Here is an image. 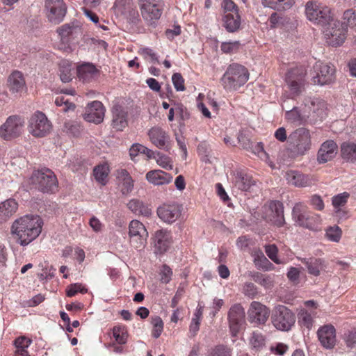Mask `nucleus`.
Returning a JSON list of instances; mask_svg holds the SVG:
<instances>
[{
    "instance_id": "obj_63",
    "label": "nucleus",
    "mask_w": 356,
    "mask_h": 356,
    "mask_svg": "<svg viewBox=\"0 0 356 356\" xmlns=\"http://www.w3.org/2000/svg\"><path fill=\"white\" fill-rule=\"evenodd\" d=\"M31 340L24 337H21L15 339V346L16 349L27 348L31 344Z\"/></svg>"
},
{
    "instance_id": "obj_30",
    "label": "nucleus",
    "mask_w": 356,
    "mask_h": 356,
    "mask_svg": "<svg viewBox=\"0 0 356 356\" xmlns=\"http://www.w3.org/2000/svg\"><path fill=\"white\" fill-rule=\"evenodd\" d=\"M146 179L154 185H163L171 182L172 176L161 170H154L146 174Z\"/></svg>"
},
{
    "instance_id": "obj_27",
    "label": "nucleus",
    "mask_w": 356,
    "mask_h": 356,
    "mask_svg": "<svg viewBox=\"0 0 356 356\" xmlns=\"http://www.w3.org/2000/svg\"><path fill=\"white\" fill-rule=\"evenodd\" d=\"M170 236L167 231L158 230L154 237L155 252L163 254L167 251L170 245Z\"/></svg>"
},
{
    "instance_id": "obj_58",
    "label": "nucleus",
    "mask_w": 356,
    "mask_h": 356,
    "mask_svg": "<svg viewBox=\"0 0 356 356\" xmlns=\"http://www.w3.org/2000/svg\"><path fill=\"white\" fill-rule=\"evenodd\" d=\"M344 339L347 346L350 348L355 347L356 344V331L349 330L344 334Z\"/></svg>"
},
{
    "instance_id": "obj_11",
    "label": "nucleus",
    "mask_w": 356,
    "mask_h": 356,
    "mask_svg": "<svg viewBox=\"0 0 356 356\" xmlns=\"http://www.w3.org/2000/svg\"><path fill=\"white\" fill-rule=\"evenodd\" d=\"M327 26L324 34L327 44L332 47L341 45L346 39V28L343 27L339 21L334 19Z\"/></svg>"
},
{
    "instance_id": "obj_39",
    "label": "nucleus",
    "mask_w": 356,
    "mask_h": 356,
    "mask_svg": "<svg viewBox=\"0 0 356 356\" xmlns=\"http://www.w3.org/2000/svg\"><path fill=\"white\" fill-rule=\"evenodd\" d=\"M108 172V167L106 165H97L93 170L95 179L102 185H105L106 183Z\"/></svg>"
},
{
    "instance_id": "obj_15",
    "label": "nucleus",
    "mask_w": 356,
    "mask_h": 356,
    "mask_svg": "<svg viewBox=\"0 0 356 356\" xmlns=\"http://www.w3.org/2000/svg\"><path fill=\"white\" fill-rule=\"evenodd\" d=\"M232 175L234 186L241 191H250L256 186V179L244 169L237 168Z\"/></svg>"
},
{
    "instance_id": "obj_6",
    "label": "nucleus",
    "mask_w": 356,
    "mask_h": 356,
    "mask_svg": "<svg viewBox=\"0 0 356 356\" xmlns=\"http://www.w3.org/2000/svg\"><path fill=\"white\" fill-rule=\"evenodd\" d=\"M307 70L303 66L291 68L285 75V82L291 95L294 97L300 95L305 90Z\"/></svg>"
},
{
    "instance_id": "obj_54",
    "label": "nucleus",
    "mask_w": 356,
    "mask_h": 356,
    "mask_svg": "<svg viewBox=\"0 0 356 356\" xmlns=\"http://www.w3.org/2000/svg\"><path fill=\"white\" fill-rule=\"evenodd\" d=\"M209 356H231V351L226 346L218 345L211 350Z\"/></svg>"
},
{
    "instance_id": "obj_26",
    "label": "nucleus",
    "mask_w": 356,
    "mask_h": 356,
    "mask_svg": "<svg viewBox=\"0 0 356 356\" xmlns=\"http://www.w3.org/2000/svg\"><path fill=\"white\" fill-rule=\"evenodd\" d=\"M112 126L118 131H122L127 125V113L120 104H115L112 108Z\"/></svg>"
},
{
    "instance_id": "obj_1",
    "label": "nucleus",
    "mask_w": 356,
    "mask_h": 356,
    "mask_svg": "<svg viewBox=\"0 0 356 356\" xmlns=\"http://www.w3.org/2000/svg\"><path fill=\"white\" fill-rule=\"evenodd\" d=\"M42 219L38 215H25L16 219L11 226V234L21 245H26L41 233Z\"/></svg>"
},
{
    "instance_id": "obj_37",
    "label": "nucleus",
    "mask_w": 356,
    "mask_h": 356,
    "mask_svg": "<svg viewBox=\"0 0 356 356\" xmlns=\"http://www.w3.org/2000/svg\"><path fill=\"white\" fill-rule=\"evenodd\" d=\"M265 6H268L275 10H286L289 9L294 3L293 0H262Z\"/></svg>"
},
{
    "instance_id": "obj_49",
    "label": "nucleus",
    "mask_w": 356,
    "mask_h": 356,
    "mask_svg": "<svg viewBox=\"0 0 356 356\" xmlns=\"http://www.w3.org/2000/svg\"><path fill=\"white\" fill-rule=\"evenodd\" d=\"M138 54L145 60L149 59L152 63H159L158 57L154 51L148 47L141 48L138 51Z\"/></svg>"
},
{
    "instance_id": "obj_3",
    "label": "nucleus",
    "mask_w": 356,
    "mask_h": 356,
    "mask_svg": "<svg viewBox=\"0 0 356 356\" xmlns=\"http://www.w3.org/2000/svg\"><path fill=\"white\" fill-rule=\"evenodd\" d=\"M249 79V72L243 65L233 63L228 66L220 81L226 90H236Z\"/></svg>"
},
{
    "instance_id": "obj_61",
    "label": "nucleus",
    "mask_w": 356,
    "mask_h": 356,
    "mask_svg": "<svg viewBox=\"0 0 356 356\" xmlns=\"http://www.w3.org/2000/svg\"><path fill=\"white\" fill-rule=\"evenodd\" d=\"M244 294L253 298L257 294V289L253 283H246L244 286Z\"/></svg>"
},
{
    "instance_id": "obj_25",
    "label": "nucleus",
    "mask_w": 356,
    "mask_h": 356,
    "mask_svg": "<svg viewBox=\"0 0 356 356\" xmlns=\"http://www.w3.org/2000/svg\"><path fill=\"white\" fill-rule=\"evenodd\" d=\"M318 337L321 344L326 348H332L336 342L335 329L332 325H325L318 331Z\"/></svg>"
},
{
    "instance_id": "obj_5",
    "label": "nucleus",
    "mask_w": 356,
    "mask_h": 356,
    "mask_svg": "<svg viewBox=\"0 0 356 356\" xmlns=\"http://www.w3.org/2000/svg\"><path fill=\"white\" fill-rule=\"evenodd\" d=\"M30 179L31 184L42 193H54L58 187L54 173L48 168L34 171Z\"/></svg>"
},
{
    "instance_id": "obj_45",
    "label": "nucleus",
    "mask_w": 356,
    "mask_h": 356,
    "mask_svg": "<svg viewBox=\"0 0 356 356\" xmlns=\"http://www.w3.org/2000/svg\"><path fill=\"white\" fill-rule=\"evenodd\" d=\"M252 278L255 282L259 284L265 288H270L272 286V282L270 277L259 272L252 273Z\"/></svg>"
},
{
    "instance_id": "obj_41",
    "label": "nucleus",
    "mask_w": 356,
    "mask_h": 356,
    "mask_svg": "<svg viewBox=\"0 0 356 356\" xmlns=\"http://www.w3.org/2000/svg\"><path fill=\"white\" fill-rule=\"evenodd\" d=\"M67 12V8H60V12L58 9H55L53 10H47V17L48 19L55 24H59L61 22L64 17L65 16Z\"/></svg>"
},
{
    "instance_id": "obj_34",
    "label": "nucleus",
    "mask_w": 356,
    "mask_h": 356,
    "mask_svg": "<svg viewBox=\"0 0 356 356\" xmlns=\"http://www.w3.org/2000/svg\"><path fill=\"white\" fill-rule=\"evenodd\" d=\"M223 26L228 32H235L240 27V16L237 12L234 13H226L223 17Z\"/></svg>"
},
{
    "instance_id": "obj_23",
    "label": "nucleus",
    "mask_w": 356,
    "mask_h": 356,
    "mask_svg": "<svg viewBox=\"0 0 356 356\" xmlns=\"http://www.w3.org/2000/svg\"><path fill=\"white\" fill-rule=\"evenodd\" d=\"M299 260L306 266L308 273L315 277L320 275L321 271L325 270L327 267L325 261L321 258L312 257L300 258Z\"/></svg>"
},
{
    "instance_id": "obj_21",
    "label": "nucleus",
    "mask_w": 356,
    "mask_h": 356,
    "mask_svg": "<svg viewBox=\"0 0 356 356\" xmlns=\"http://www.w3.org/2000/svg\"><path fill=\"white\" fill-rule=\"evenodd\" d=\"M285 178L289 184L295 187H309L314 184L313 177L305 175L296 170H289L285 174Z\"/></svg>"
},
{
    "instance_id": "obj_43",
    "label": "nucleus",
    "mask_w": 356,
    "mask_h": 356,
    "mask_svg": "<svg viewBox=\"0 0 356 356\" xmlns=\"http://www.w3.org/2000/svg\"><path fill=\"white\" fill-rule=\"evenodd\" d=\"M113 335L119 344H125L127 340V332L124 327L115 326L113 328Z\"/></svg>"
},
{
    "instance_id": "obj_18",
    "label": "nucleus",
    "mask_w": 356,
    "mask_h": 356,
    "mask_svg": "<svg viewBox=\"0 0 356 356\" xmlns=\"http://www.w3.org/2000/svg\"><path fill=\"white\" fill-rule=\"evenodd\" d=\"M265 219L277 227L283 226L285 222L283 204L280 201L271 202L266 210Z\"/></svg>"
},
{
    "instance_id": "obj_32",
    "label": "nucleus",
    "mask_w": 356,
    "mask_h": 356,
    "mask_svg": "<svg viewBox=\"0 0 356 356\" xmlns=\"http://www.w3.org/2000/svg\"><path fill=\"white\" fill-rule=\"evenodd\" d=\"M151 141L159 148H163L168 139L166 133L160 127H153L149 131Z\"/></svg>"
},
{
    "instance_id": "obj_33",
    "label": "nucleus",
    "mask_w": 356,
    "mask_h": 356,
    "mask_svg": "<svg viewBox=\"0 0 356 356\" xmlns=\"http://www.w3.org/2000/svg\"><path fill=\"white\" fill-rule=\"evenodd\" d=\"M97 74V70L94 65L90 63L83 64L77 68L78 77L83 82L90 81Z\"/></svg>"
},
{
    "instance_id": "obj_19",
    "label": "nucleus",
    "mask_w": 356,
    "mask_h": 356,
    "mask_svg": "<svg viewBox=\"0 0 356 356\" xmlns=\"http://www.w3.org/2000/svg\"><path fill=\"white\" fill-rule=\"evenodd\" d=\"M105 108L99 101H93L88 104L83 114V118L88 122L101 123L104 118Z\"/></svg>"
},
{
    "instance_id": "obj_13",
    "label": "nucleus",
    "mask_w": 356,
    "mask_h": 356,
    "mask_svg": "<svg viewBox=\"0 0 356 356\" xmlns=\"http://www.w3.org/2000/svg\"><path fill=\"white\" fill-rule=\"evenodd\" d=\"M23 124L24 122L17 115L8 117L0 127V136L6 140L18 137L22 131Z\"/></svg>"
},
{
    "instance_id": "obj_24",
    "label": "nucleus",
    "mask_w": 356,
    "mask_h": 356,
    "mask_svg": "<svg viewBox=\"0 0 356 356\" xmlns=\"http://www.w3.org/2000/svg\"><path fill=\"white\" fill-rule=\"evenodd\" d=\"M337 149V145L333 140L324 142L318 152V161L320 163H324L330 161L335 156Z\"/></svg>"
},
{
    "instance_id": "obj_62",
    "label": "nucleus",
    "mask_w": 356,
    "mask_h": 356,
    "mask_svg": "<svg viewBox=\"0 0 356 356\" xmlns=\"http://www.w3.org/2000/svg\"><path fill=\"white\" fill-rule=\"evenodd\" d=\"M156 159L157 163L161 165L163 168H168L169 166L171 168V165L170 164V160L169 158L163 154L159 152H156Z\"/></svg>"
},
{
    "instance_id": "obj_14",
    "label": "nucleus",
    "mask_w": 356,
    "mask_h": 356,
    "mask_svg": "<svg viewBox=\"0 0 356 356\" xmlns=\"http://www.w3.org/2000/svg\"><path fill=\"white\" fill-rule=\"evenodd\" d=\"M314 68L316 75L313 77L314 83L323 86L330 84L336 79L334 66L331 63H316Z\"/></svg>"
},
{
    "instance_id": "obj_42",
    "label": "nucleus",
    "mask_w": 356,
    "mask_h": 356,
    "mask_svg": "<svg viewBox=\"0 0 356 356\" xmlns=\"http://www.w3.org/2000/svg\"><path fill=\"white\" fill-rule=\"evenodd\" d=\"M151 324L153 326L152 334L153 337L157 339L163 330V322L159 316H155L151 317Z\"/></svg>"
},
{
    "instance_id": "obj_55",
    "label": "nucleus",
    "mask_w": 356,
    "mask_h": 356,
    "mask_svg": "<svg viewBox=\"0 0 356 356\" xmlns=\"http://www.w3.org/2000/svg\"><path fill=\"white\" fill-rule=\"evenodd\" d=\"M197 152L198 154L203 157V161L204 162H211L209 160L211 150L209 147L206 143H200L197 146Z\"/></svg>"
},
{
    "instance_id": "obj_10",
    "label": "nucleus",
    "mask_w": 356,
    "mask_h": 356,
    "mask_svg": "<svg viewBox=\"0 0 356 356\" xmlns=\"http://www.w3.org/2000/svg\"><path fill=\"white\" fill-rule=\"evenodd\" d=\"M52 125L44 113L37 111L29 121V131L35 137L42 138L49 134Z\"/></svg>"
},
{
    "instance_id": "obj_29",
    "label": "nucleus",
    "mask_w": 356,
    "mask_h": 356,
    "mask_svg": "<svg viewBox=\"0 0 356 356\" xmlns=\"http://www.w3.org/2000/svg\"><path fill=\"white\" fill-rule=\"evenodd\" d=\"M18 209V204L14 199H8L0 203V223L6 222Z\"/></svg>"
},
{
    "instance_id": "obj_12",
    "label": "nucleus",
    "mask_w": 356,
    "mask_h": 356,
    "mask_svg": "<svg viewBox=\"0 0 356 356\" xmlns=\"http://www.w3.org/2000/svg\"><path fill=\"white\" fill-rule=\"evenodd\" d=\"M129 235L134 248L138 250L145 248L148 233L143 223L137 220H131L129 226Z\"/></svg>"
},
{
    "instance_id": "obj_17",
    "label": "nucleus",
    "mask_w": 356,
    "mask_h": 356,
    "mask_svg": "<svg viewBox=\"0 0 356 356\" xmlns=\"http://www.w3.org/2000/svg\"><path fill=\"white\" fill-rule=\"evenodd\" d=\"M248 321L251 323L264 325L267 321L269 315V309L259 302L253 301L248 312Z\"/></svg>"
},
{
    "instance_id": "obj_59",
    "label": "nucleus",
    "mask_w": 356,
    "mask_h": 356,
    "mask_svg": "<svg viewBox=\"0 0 356 356\" xmlns=\"http://www.w3.org/2000/svg\"><path fill=\"white\" fill-rule=\"evenodd\" d=\"M222 6L224 9V15L226 13H234L235 12L238 13L237 6L232 0H224Z\"/></svg>"
},
{
    "instance_id": "obj_35",
    "label": "nucleus",
    "mask_w": 356,
    "mask_h": 356,
    "mask_svg": "<svg viewBox=\"0 0 356 356\" xmlns=\"http://www.w3.org/2000/svg\"><path fill=\"white\" fill-rule=\"evenodd\" d=\"M128 208L134 213L149 216L152 214V210L143 202L133 199L127 204Z\"/></svg>"
},
{
    "instance_id": "obj_31",
    "label": "nucleus",
    "mask_w": 356,
    "mask_h": 356,
    "mask_svg": "<svg viewBox=\"0 0 356 356\" xmlns=\"http://www.w3.org/2000/svg\"><path fill=\"white\" fill-rule=\"evenodd\" d=\"M282 108L286 110L285 113V118L292 123H297L302 124L304 123V118L301 115L298 107L293 106L291 108L287 105V101L285 99L282 104Z\"/></svg>"
},
{
    "instance_id": "obj_8",
    "label": "nucleus",
    "mask_w": 356,
    "mask_h": 356,
    "mask_svg": "<svg viewBox=\"0 0 356 356\" xmlns=\"http://www.w3.org/2000/svg\"><path fill=\"white\" fill-rule=\"evenodd\" d=\"M273 326L278 330L289 331L296 322V316L291 310L284 305L274 308L271 314Z\"/></svg>"
},
{
    "instance_id": "obj_7",
    "label": "nucleus",
    "mask_w": 356,
    "mask_h": 356,
    "mask_svg": "<svg viewBox=\"0 0 356 356\" xmlns=\"http://www.w3.org/2000/svg\"><path fill=\"white\" fill-rule=\"evenodd\" d=\"M141 16L145 24L156 27L160 19L163 6L160 0H138Z\"/></svg>"
},
{
    "instance_id": "obj_51",
    "label": "nucleus",
    "mask_w": 356,
    "mask_h": 356,
    "mask_svg": "<svg viewBox=\"0 0 356 356\" xmlns=\"http://www.w3.org/2000/svg\"><path fill=\"white\" fill-rule=\"evenodd\" d=\"M45 8L47 10H53L60 8H67L63 0H45Z\"/></svg>"
},
{
    "instance_id": "obj_38",
    "label": "nucleus",
    "mask_w": 356,
    "mask_h": 356,
    "mask_svg": "<svg viewBox=\"0 0 356 356\" xmlns=\"http://www.w3.org/2000/svg\"><path fill=\"white\" fill-rule=\"evenodd\" d=\"M341 24L346 29L356 27V10L350 8L344 11Z\"/></svg>"
},
{
    "instance_id": "obj_56",
    "label": "nucleus",
    "mask_w": 356,
    "mask_h": 356,
    "mask_svg": "<svg viewBox=\"0 0 356 356\" xmlns=\"http://www.w3.org/2000/svg\"><path fill=\"white\" fill-rule=\"evenodd\" d=\"M300 270L296 267H290L287 272L286 276L290 282L295 284L300 282Z\"/></svg>"
},
{
    "instance_id": "obj_48",
    "label": "nucleus",
    "mask_w": 356,
    "mask_h": 356,
    "mask_svg": "<svg viewBox=\"0 0 356 356\" xmlns=\"http://www.w3.org/2000/svg\"><path fill=\"white\" fill-rule=\"evenodd\" d=\"M265 252L267 256L275 264H281L277 257L278 248L275 244L265 245Z\"/></svg>"
},
{
    "instance_id": "obj_9",
    "label": "nucleus",
    "mask_w": 356,
    "mask_h": 356,
    "mask_svg": "<svg viewBox=\"0 0 356 356\" xmlns=\"http://www.w3.org/2000/svg\"><path fill=\"white\" fill-rule=\"evenodd\" d=\"M305 13L309 21L322 26H325L333 21L330 8L321 6L314 1L307 3Z\"/></svg>"
},
{
    "instance_id": "obj_47",
    "label": "nucleus",
    "mask_w": 356,
    "mask_h": 356,
    "mask_svg": "<svg viewBox=\"0 0 356 356\" xmlns=\"http://www.w3.org/2000/svg\"><path fill=\"white\" fill-rule=\"evenodd\" d=\"M350 196V194L347 192L340 193L332 197V205L334 209L344 207L347 200Z\"/></svg>"
},
{
    "instance_id": "obj_4",
    "label": "nucleus",
    "mask_w": 356,
    "mask_h": 356,
    "mask_svg": "<svg viewBox=\"0 0 356 356\" xmlns=\"http://www.w3.org/2000/svg\"><path fill=\"white\" fill-rule=\"evenodd\" d=\"M60 42L58 49L65 52L72 50V45L77 42L78 39L82 35L81 27L77 22L65 24L56 30Z\"/></svg>"
},
{
    "instance_id": "obj_50",
    "label": "nucleus",
    "mask_w": 356,
    "mask_h": 356,
    "mask_svg": "<svg viewBox=\"0 0 356 356\" xmlns=\"http://www.w3.org/2000/svg\"><path fill=\"white\" fill-rule=\"evenodd\" d=\"M240 46V42L238 41L234 42H225L221 44L220 48L221 50L226 54H232L236 52Z\"/></svg>"
},
{
    "instance_id": "obj_64",
    "label": "nucleus",
    "mask_w": 356,
    "mask_h": 356,
    "mask_svg": "<svg viewBox=\"0 0 356 356\" xmlns=\"http://www.w3.org/2000/svg\"><path fill=\"white\" fill-rule=\"evenodd\" d=\"M300 321L307 327V328H310L312 325V317L310 314L307 312H303L301 313L300 316Z\"/></svg>"
},
{
    "instance_id": "obj_16",
    "label": "nucleus",
    "mask_w": 356,
    "mask_h": 356,
    "mask_svg": "<svg viewBox=\"0 0 356 356\" xmlns=\"http://www.w3.org/2000/svg\"><path fill=\"white\" fill-rule=\"evenodd\" d=\"M229 326L232 337H236L245 322V311L240 304H235L228 312Z\"/></svg>"
},
{
    "instance_id": "obj_2",
    "label": "nucleus",
    "mask_w": 356,
    "mask_h": 356,
    "mask_svg": "<svg viewBox=\"0 0 356 356\" xmlns=\"http://www.w3.org/2000/svg\"><path fill=\"white\" fill-rule=\"evenodd\" d=\"M312 147V138L308 129L301 127L288 136L286 150L291 157L306 154Z\"/></svg>"
},
{
    "instance_id": "obj_60",
    "label": "nucleus",
    "mask_w": 356,
    "mask_h": 356,
    "mask_svg": "<svg viewBox=\"0 0 356 356\" xmlns=\"http://www.w3.org/2000/svg\"><path fill=\"white\" fill-rule=\"evenodd\" d=\"M176 114L179 115L182 120H186L190 118L189 112L181 104H176Z\"/></svg>"
},
{
    "instance_id": "obj_40",
    "label": "nucleus",
    "mask_w": 356,
    "mask_h": 356,
    "mask_svg": "<svg viewBox=\"0 0 356 356\" xmlns=\"http://www.w3.org/2000/svg\"><path fill=\"white\" fill-rule=\"evenodd\" d=\"M60 78L63 83H68L72 80L71 65L67 61H63L59 65Z\"/></svg>"
},
{
    "instance_id": "obj_20",
    "label": "nucleus",
    "mask_w": 356,
    "mask_h": 356,
    "mask_svg": "<svg viewBox=\"0 0 356 356\" xmlns=\"http://www.w3.org/2000/svg\"><path fill=\"white\" fill-rule=\"evenodd\" d=\"M181 207L177 204H163L157 209V215L167 223L175 222L181 216Z\"/></svg>"
},
{
    "instance_id": "obj_44",
    "label": "nucleus",
    "mask_w": 356,
    "mask_h": 356,
    "mask_svg": "<svg viewBox=\"0 0 356 356\" xmlns=\"http://www.w3.org/2000/svg\"><path fill=\"white\" fill-rule=\"evenodd\" d=\"M341 229L339 227L334 225L333 227H330L326 229V236L327 238L332 241L339 242L341 237Z\"/></svg>"
},
{
    "instance_id": "obj_57",
    "label": "nucleus",
    "mask_w": 356,
    "mask_h": 356,
    "mask_svg": "<svg viewBox=\"0 0 356 356\" xmlns=\"http://www.w3.org/2000/svg\"><path fill=\"white\" fill-rule=\"evenodd\" d=\"M172 275V269L165 264L163 265L160 272L161 282L164 284L168 283L171 280Z\"/></svg>"
},
{
    "instance_id": "obj_22",
    "label": "nucleus",
    "mask_w": 356,
    "mask_h": 356,
    "mask_svg": "<svg viewBox=\"0 0 356 356\" xmlns=\"http://www.w3.org/2000/svg\"><path fill=\"white\" fill-rule=\"evenodd\" d=\"M293 218L296 222L300 226H302L309 229H312L315 218L312 216L301 204H296L292 211Z\"/></svg>"
},
{
    "instance_id": "obj_28",
    "label": "nucleus",
    "mask_w": 356,
    "mask_h": 356,
    "mask_svg": "<svg viewBox=\"0 0 356 356\" xmlns=\"http://www.w3.org/2000/svg\"><path fill=\"white\" fill-rule=\"evenodd\" d=\"M25 86L24 77L19 71H14L8 78V87L12 93L20 92Z\"/></svg>"
},
{
    "instance_id": "obj_52",
    "label": "nucleus",
    "mask_w": 356,
    "mask_h": 356,
    "mask_svg": "<svg viewBox=\"0 0 356 356\" xmlns=\"http://www.w3.org/2000/svg\"><path fill=\"white\" fill-rule=\"evenodd\" d=\"M172 81L177 91L185 90L184 79L180 73H175L172 76Z\"/></svg>"
},
{
    "instance_id": "obj_46",
    "label": "nucleus",
    "mask_w": 356,
    "mask_h": 356,
    "mask_svg": "<svg viewBox=\"0 0 356 356\" xmlns=\"http://www.w3.org/2000/svg\"><path fill=\"white\" fill-rule=\"evenodd\" d=\"M250 344L256 350H259L265 344L264 336L261 333L254 332L250 338Z\"/></svg>"
},
{
    "instance_id": "obj_36",
    "label": "nucleus",
    "mask_w": 356,
    "mask_h": 356,
    "mask_svg": "<svg viewBox=\"0 0 356 356\" xmlns=\"http://www.w3.org/2000/svg\"><path fill=\"white\" fill-rule=\"evenodd\" d=\"M341 157L348 162H356V144L343 143L341 145Z\"/></svg>"
},
{
    "instance_id": "obj_53",
    "label": "nucleus",
    "mask_w": 356,
    "mask_h": 356,
    "mask_svg": "<svg viewBox=\"0 0 356 356\" xmlns=\"http://www.w3.org/2000/svg\"><path fill=\"white\" fill-rule=\"evenodd\" d=\"M55 104L57 106H65L63 108V111L65 112H67L70 110H74L75 108V104L69 102L67 99H65L63 96L56 97L55 99Z\"/></svg>"
}]
</instances>
